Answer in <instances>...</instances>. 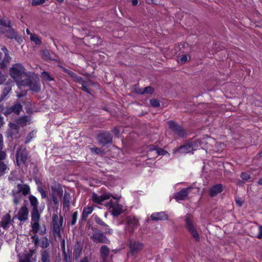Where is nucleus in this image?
Listing matches in <instances>:
<instances>
[{
    "label": "nucleus",
    "mask_w": 262,
    "mask_h": 262,
    "mask_svg": "<svg viewBox=\"0 0 262 262\" xmlns=\"http://www.w3.org/2000/svg\"><path fill=\"white\" fill-rule=\"evenodd\" d=\"M91 229L93 231V234L90 236V239L95 243H103L109 244L110 241L106 236V234H112L113 230L111 228H108V230H105L104 232L101 231L98 228L95 227H92Z\"/></svg>",
    "instance_id": "obj_1"
},
{
    "label": "nucleus",
    "mask_w": 262,
    "mask_h": 262,
    "mask_svg": "<svg viewBox=\"0 0 262 262\" xmlns=\"http://www.w3.org/2000/svg\"><path fill=\"white\" fill-rule=\"evenodd\" d=\"M30 193V188L27 184H17V189H13L11 194L13 196V202L16 205H18L22 199L23 195L26 196Z\"/></svg>",
    "instance_id": "obj_2"
},
{
    "label": "nucleus",
    "mask_w": 262,
    "mask_h": 262,
    "mask_svg": "<svg viewBox=\"0 0 262 262\" xmlns=\"http://www.w3.org/2000/svg\"><path fill=\"white\" fill-rule=\"evenodd\" d=\"M52 222L53 235L54 236L60 238L61 237V230L63 229V217L61 215L59 216L57 214H54L52 216Z\"/></svg>",
    "instance_id": "obj_3"
},
{
    "label": "nucleus",
    "mask_w": 262,
    "mask_h": 262,
    "mask_svg": "<svg viewBox=\"0 0 262 262\" xmlns=\"http://www.w3.org/2000/svg\"><path fill=\"white\" fill-rule=\"evenodd\" d=\"M20 84L29 86L31 90L36 93L40 91L39 78L37 75L30 76L25 80L21 81Z\"/></svg>",
    "instance_id": "obj_4"
},
{
    "label": "nucleus",
    "mask_w": 262,
    "mask_h": 262,
    "mask_svg": "<svg viewBox=\"0 0 262 262\" xmlns=\"http://www.w3.org/2000/svg\"><path fill=\"white\" fill-rule=\"evenodd\" d=\"M25 69L21 63L13 64L9 70L11 77L16 82H19L21 79V76L25 73Z\"/></svg>",
    "instance_id": "obj_5"
},
{
    "label": "nucleus",
    "mask_w": 262,
    "mask_h": 262,
    "mask_svg": "<svg viewBox=\"0 0 262 262\" xmlns=\"http://www.w3.org/2000/svg\"><path fill=\"white\" fill-rule=\"evenodd\" d=\"M186 227L196 241H199L200 235L198 233L193 222V216L190 214L185 216Z\"/></svg>",
    "instance_id": "obj_6"
},
{
    "label": "nucleus",
    "mask_w": 262,
    "mask_h": 262,
    "mask_svg": "<svg viewBox=\"0 0 262 262\" xmlns=\"http://www.w3.org/2000/svg\"><path fill=\"white\" fill-rule=\"evenodd\" d=\"M167 123L169 128L174 134H176L180 138H186L187 133L183 126L180 125L177 122L171 120L168 121Z\"/></svg>",
    "instance_id": "obj_7"
},
{
    "label": "nucleus",
    "mask_w": 262,
    "mask_h": 262,
    "mask_svg": "<svg viewBox=\"0 0 262 262\" xmlns=\"http://www.w3.org/2000/svg\"><path fill=\"white\" fill-rule=\"evenodd\" d=\"M16 160L17 165L20 166L21 164L27 166V161L28 158V151L26 148L22 149L19 146L16 150Z\"/></svg>",
    "instance_id": "obj_8"
},
{
    "label": "nucleus",
    "mask_w": 262,
    "mask_h": 262,
    "mask_svg": "<svg viewBox=\"0 0 262 262\" xmlns=\"http://www.w3.org/2000/svg\"><path fill=\"white\" fill-rule=\"evenodd\" d=\"M3 33L5 34V36L9 39H14L19 44L23 41L21 36H19L17 32L13 28H11V23L8 21V28H5L3 30Z\"/></svg>",
    "instance_id": "obj_9"
},
{
    "label": "nucleus",
    "mask_w": 262,
    "mask_h": 262,
    "mask_svg": "<svg viewBox=\"0 0 262 262\" xmlns=\"http://www.w3.org/2000/svg\"><path fill=\"white\" fill-rule=\"evenodd\" d=\"M9 128L6 132V136L8 138L17 139L20 137L19 126L14 123L10 122L8 124Z\"/></svg>",
    "instance_id": "obj_10"
},
{
    "label": "nucleus",
    "mask_w": 262,
    "mask_h": 262,
    "mask_svg": "<svg viewBox=\"0 0 262 262\" xmlns=\"http://www.w3.org/2000/svg\"><path fill=\"white\" fill-rule=\"evenodd\" d=\"M97 139L98 143L102 146L113 142V135L106 131H101L97 136Z\"/></svg>",
    "instance_id": "obj_11"
},
{
    "label": "nucleus",
    "mask_w": 262,
    "mask_h": 262,
    "mask_svg": "<svg viewBox=\"0 0 262 262\" xmlns=\"http://www.w3.org/2000/svg\"><path fill=\"white\" fill-rule=\"evenodd\" d=\"M193 150L192 144L191 142L187 143L172 150L173 154H186L189 153Z\"/></svg>",
    "instance_id": "obj_12"
},
{
    "label": "nucleus",
    "mask_w": 262,
    "mask_h": 262,
    "mask_svg": "<svg viewBox=\"0 0 262 262\" xmlns=\"http://www.w3.org/2000/svg\"><path fill=\"white\" fill-rule=\"evenodd\" d=\"M23 110V106L19 102H16L12 106L7 107L3 114L8 116L12 113L16 115H19L20 112Z\"/></svg>",
    "instance_id": "obj_13"
},
{
    "label": "nucleus",
    "mask_w": 262,
    "mask_h": 262,
    "mask_svg": "<svg viewBox=\"0 0 262 262\" xmlns=\"http://www.w3.org/2000/svg\"><path fill=\"white\" fill-rule=\"evenodd\" d=\"M143 248V244L138 241H130V252L132 255L139 253Z\"/></svg>",
    "instance_id": "obj_14"
},
{
    "label": "nucleus",
    "mask_w": 262,
    "mask_h": 262,
    "mask_svg": "<svg viewBox=\"0 0 262 262\" xmlns=\"http://www.w3.org/2000/svg\"><path fill=\"white\" fill-rule=\"evenodd\" d=\"M29 209L24 206L21 207L18 211L17 217L21 222H25L28 219Z\"/></svg>",
    "instance_id": "obj_15"
},
{
    "label": "nucleus",
    "mask_w": 262,
    "mask_h": 262,
    "mask_svg": "<svg viewBox=\"0 0 262 262\" xmlns=\"http://www.w3.org/2000/svg\"><path fill=\"white\" fill-rule=\"evenodd\" d=\"M111 196L112 195L110 193H104L99 196L97 193L93 192L92 195V199L94 202L101 204L103 201L109 199Z\"/></svg>",
    "instance_id": "obj_16"
},
{
    "label": "nucleus",
    "mask_w": 262,
    "mask_h": 262,
    "mask_svg": "<svg viewBox=\"0 0 262 262\" xmlns=\"http://www.w3.org/2000/svg\"><path fill=\"white\" fill-rule=\"evenodd\" d=\"M110 207L112 208V214L118 216L123 212V207L117 203L111 202Z\"/></svg>",
    "instance_id": "obj_17"
},
{
    "label": "nucleus",
    "mask_w": 262,
    "mask_h": 262,
    "mask_svg": "<svg viewBox=\"0 0 262 262\" xmlns=\"http://www.w3.org/2000/svg\"><path fill=\"white\" fill-rule=\"evenodd\" d=\"M13 85V82L11 79H8L5 83V87L3 89L1 95L7 98V95L12 91V87Z\"/></svg>",
    "instance_id": "obj_18"
},
{
    "label": "nucleus",
    "mask_w": 262,
    "mask_h": 262,
    "mask_svg": "<svg viewBox=\"0 0 262 262\" xmlns=\"http://www.w3.org/2000/svg\"><path fill=\"white\" fill-rule=\"evenodd\" d=\"M189 188H183L174 194V198L177 200H185L188 196Z\"/></svg>",
    "instance_id": "obj_19"
},
{
    "label": "nucleus",
    "mask_w": 262,
    "mask_h": 262,
    "mask_svg": "<svg viewBox=\"0 0 262 262\" xmlns=\"http://www.w3.org/2000/svg\"><path fill=\"white\" fill-rule=\"evenodd\" d=\"M11 222V215L7 213L2 218L1 226L5 230H8Z\"/></svg>",
    "instance_id": "obj_20"
},
{
    "label": "nucleus",
    "mask_w": 262,
    "mask_h": 262,
    "mask_svg": "<svg viewBox=\"0 0 262 262\" xmlns=\"http://www.w3.org/2000/svg\"><path fill=\"white\" fill-rule=\"evenodd\" d=\"M154 152H155L156 157L159 155L163 156L167 153V151L162 148H156L154 145L150 146L148 152V156H151Z\"/></svg>",
    "instance_id": "obj_21"
},
{
    "label": "nucleus",
    "mask_w": 262,
    "mask_h": 262,
    "mask_svg": "<svg viewBox=\"0 0 262 262\" xmlns=\"http://www.w3.org/2000/svg\"><path fill=\"white\" fill-rule=\"evenodd\" d=\"M150 217L153 221H157L159 220H166L168 216L164 212H156L152 213Z\"/></svg>",
    "instance_id": "obj_22"
},
{
    "label": "nucleus",
    "mask_w": 262,
    "mask_h": 262,
    "mask_svg": "<svg viewBox=\"0 0 262 262\" xmlns=\"http://www.w3.org/2000/svg\"><path fill=\"white\" fill-rule=\"evenodd\" d=\"M71 200V197L70 193H68L67 191H65L62 200L63 210L66 208H67L68 209H69L70 206Z\"/></svg>",
    "instance_id": "obj_23"
},
{
    "label": "nucleus",
    "mask_w": 262,
    "mask_h": 262,
    "mask_svg": "<svg viewBox=\"0 0 262 262\" xmlns=\"http://www.w3.org/2000/svg\"><path fill=\"white\" fill-rule=\"evenodd\" d=\"M223 191V185L221 184H216L211 187L209 191V194L213 197Z\"/></svg>",
    "instance_id": "obj_24"
},
{
    "label": "nucleus",
    "mask_w": 262,
    "mask_h": 262,
    "mask_svg": "<svg viewBox=\"0 0 262 262\" xmlns=\"http://www.w3.org/2000/svg\"><path fill=\"white\" fill-rule=\"evenodd\" d=\"M59 68L62 70V71L68 74H69L73 79L77 82V81H81L82 80V77L77 76L75 73L73 72L72 71L68 70L64 67L60 66Z\"/></svg>",
    "instance_id": "obj_25"
},
{
    "label": "nucleus",
    "mask_w": 262,
    "mask_h": 262,
    "mask_svg": "<svg viewBox=\"0 0 262 262\" xmlns=\"http://www.w3.org/2000/svg\"><path fill=\"white\" fill-rule=\"evenodd\" d=\"M138 220L134 217H128L127 220V224L129 227V232H133L134 229L138 226Z\"/></svg>",
    "instance_id": "obj_26"
},
{
    "label": "nucleus",
    "mask_w": 262,
    "mask_h": 262,
    "mask_svg": "<svg viewBox=\"0 0 262 262\" xmlns=\"http://www.w3.org/2000/svg\"><path fill=\"white\" fill-rule=\"evenodd\" d=\"M94 207L93 206H87L84 207L83 209L81 220L82 221H86L88 216L89 214L92 213Z\"/></svg>",
    "instance_id": "obj_27"
},
{
    "label": "nucleus",
    "mask_w": 262,
    "mask_h": 262,
    "mask_svg": "<svg viewBox=\"0 0 262 262\" xmlns=\"http://www.w3.org/2000/svg\"><path fill=\"white\" fill-rule=\"evenodd\" d=\"M62 253L63 255L64 262H72V254L71 252H66L65 250L64 239L62 241Z\"/></svg>",
    "instance_id": "obj_28"
},
{
    "label": "nucleus",
    "mask_w": 262,
    "mask_h": 262,
    "mask_svg": "<svg viewBox=\"0 0 262 262\" xmlns=\"http://www.w3.org/2000/svg\"><path fill=\"white\" fill-rule=\"evenodd\" d=\"M40 256L41 262H51L50 253L47 250H43L40 251Z\"/></svg>",
    "instance_id": "obj_29"
},
{
    "label": "nucleus",
    "mask_w": 262,
    "mask_h": 262,
    "mask_svg": "<svg viewBox=\"0 0 262 262\" xmlns=\"http://www.w3.org/2000/svg\"><path fill=\"white\" fill-rule=\"evenodd\" d=\"M30 119L29 117L26 116H24L18 118L16 122L17 124L22 126H25L28 123H30Z\"/></svg>",
    "instance_id": "obj_30"
},
{
    "label": "nucleus",
    "mask_w": 262,
    "mask_h": 262,
    "mask_svg": "<svg viewBox=\"0 0 262 262\" xmlns=\"http://www.w3.org/2000/svg\"><path fill=\"white\" fill-rule=\"evenodd\" d=\"M31 216L32 222H39L40 215L39 213L38 209H32Z\"/></svg>",
    "instance_id": "obj_31"
},
{
    "label": "nucleus",
    "mask_w": 262,
    "mask_h": 262,
    "mask_svg": "<svg viewBox=\"0 0 262 262\" xmlns=\"http://www.w3.org/2000/svg\"><path fill=\"white\" fill-rule=\"evenodd\" d=\"M100 252L102 258L105 259L108 256L110 249L106 245H103L100 248Z\"/></svg>",
    "instance_id": "obj_32"
},
{
    "label": "nucleus",
    "mask_w": 262,
    "mask_h": 262,
    "mask_svg": "<svg viewBox=\"0 0 262 262\" xmlns=\"http://www.w3.org/2000/svg\"><path fill=\"white\" fill-rule=\"evenodd\" d=\"M29 200L30 205L32 207V209H38V202L37 198L33 195H30L29 197Z\"/></svg>",
    "instance_id": "obj_33"
},
{
    "label": "nucleus",
    "mask_w": 262,
    "mask_h": 262,
    "mask_svg": "<svg viewBox=\"0 0 262 262\" xmlns=\"http://www.w3.org/2000/svg\"><path fill=\"white\" fill-rule=\"evenodd\" d=\"M39 245L42 248L45 249L48 247L50 246V241L46 236L41 237L39 239Z\"/></svg>",
    "instance_id": "obj_34"
},
{
    "label": "nucleus",
    "mask_w": 262,
    "mask_h": 262,
    "mask_svg": "<svg viewBox=\"0 0 262 262\" xmlns=\"http://www.w3.org/2000/svg\"><path fill=\"white\" fill-rule=\"evenodd\" d=\"M3 147V138L0 134V161L4 160L6 157V154L4 151L2 150Z\"/></svg>",
    "instance_id": "obj_35"
},
{
    "label": "nucleus",
    "mask_w": 262,
    "mask_h": 262,
    "mask_svg": "<svg viewBox=\"0 0 262 262\" xmlns=\"http://www.w3.org/2000/svg\"><path fill=\"white\" fill-rule=\"evenodd\" d=\"M42 57L46 61L55 60L52 57L49 51L48 50H43L42 51Z\"/></svg>",
    "instance_id": "obj_36"
},
{
    "label": "nucleus",
    "mask_w": 262,
    "mask_h": 262,
    "mask_svg": "<svg viewBox=\"0 0 262 262\" xmlns=\"http://www.w3.org/2000/svg\"><path fill=\"white\" fill-rule=\"evenodd\" d=\"M30 40L36 45H40L42 42L41 37L35 34H31Z\"/></svg>",
    "instance_id": "obj_37"
},
{
    "label": "nucleus",
    "mask_w": 262,
    "mask_h": 262,
    "mask_svg": "<svg viewBox=\"0 0 262 262\" xmlns=\"http://www.w3.org/2000/svg\"><path fill=\"white\" fill-rule=\"evenodd\" d=\"M41 78L46 81H54V78L52 77L50 74L46 71H43L41 73Z\"/></svg>",
    "instance_id": "obj_38"
},
{
    "label": "nucleus",
    "mask_w": 262,
    "mask_h": 262,
    "mask_svg": "<svg viewBox=\"0 0 262 262\" xmlns=\"http://www.w3.org/2000/svg\"><path fill=\"white\" fill-rule=\"evenodd\" d=\"M8 169L7 165L3 161H0V177L4 176Z\"/></svg>",
    "instance_id": "obj_39"
},
{
    "label": "nucleus",
    "mask_w": 262,
    "mask_h": 262,
    "mask_svg": "<svg viewBox=\"0 0 262 262\" xmlns=\"http://www.w3.org/2000/svg\"><path fill=\"white\" fill-rule=\"evenodd\" d=\"M31 252H32V251H30ZM32 255V253L30 254H23L20 258H19V262H31V257Z\"/></svg>",
    "instance_id": "obj_40"
},
{
    "label": "nucleus",
    "mask_w": 262,
    "mask_h": 262,
    "mask_svg": "<svg viewBox=\"0 0 262 262\" xmlns=\"http://www.w3.org/2000/svg\"><path fill=\"white\" fill-rule=\"evenodd\" d=\"M40 227V225L39 222H32L31 223V228L32 231L36 234L38 231Z\"/></svg>",
    "instance_id": "obj_41"
},
{
    "label": "nucleus",
    "mask_w": 262,
    "mask_h": 262,
    "mask_svg": "<svg viewBox=\"0 0 262 262\" xmlns=\"http://www.w3.org/2000/svg\"><path fill=\"white\" fill-rule=\"evenodd\" d=\"M94 220H95V222L97 224L105 227V230H108V228H109L108 225H106L100 218H99L97 216H96L94 217Z\"/></svg>",
    "instance_id": "obj_42"
},
{
    "label": "nucleus",
    "mask_w": 262,
    "mask_h": 262,
    "mask_svg": "<svg viewBox=\"0 0 262 262\" xmlns=\"http://www.w3.org/2000/svg\"><path fill=\"white\" fill-rule=\"evenodd\" d=\"M2 51L4 52L5 56L4 57L6 58V60L7 61L10 62L11 58L9 55V52L8 50L7 49V48L5 46H3V47L1 49Z\"/></svg>",
    "instance_id": "obj_43"
},
{
    "label": "nucleus",
    "mask_w": 262,
    "mask_h": 262,
    "mask_svg": "<svg viewBox=\"0 0 262 262\" xmlns=\"http://www.w3.org/2000/svg\"><path fill=\"white\" fill-rule=\"evenodd\" d=\"M77 216H78V212H77V211H75L72 214L71 221L70 222V224L72 226H73V225H74L76 224V221H77Z\"/></svg>",
    "instance_id": "obj_44"
},
{
    "label": "nucleus",
    "mask_w": 262,
    "mask_h": 262,
    "mask_svg": "<svg viewBox=\"0 0 262 262\" xmlns=\"http://www.w3.org/2000/svg\"><path fill=\"white\" fill-rule=\"evenodd\" d=\"M77 82L80 84H83V85L89 87L92 86L94 84V82L91 80H84L82 78L81 81H77Z\"/></svg>",
    "instance_id": "obj_45"
},
{
    "label": "nucleus",
    "mask_w": 262,
    "mask_h": 262,
    "mask_svg": "<svg viewBox=\"0 0 262 262\" xmlns=\"http://www.w3.org/2000/svg\"><path fill=\"white\" fill-rule=\"evenodd\" d=\"M177 60L179 63L183 64L186 63L188 60L187 55H183L181 56H179Z\"/></svg>",
    "instance_id": "obj_46"
},
{
    "label": "nucleus",
    "mask_w": 262,
    "mask_h": 262,
    "mask_svg": "<svg viewBox=\"0 0 262 262\" xmlns=\"http://www.w3.org/2000/svg\"><path fill=\"white\" fill-rule=\"evenodd\" d=\"M149 102H150V105L153 107H158L160 106V103L159 101L156 99H150Z\"/></svg>",
    "instance_id": "obj_47"
},
{
    "label": "nucleus",
    "mask_w": 262,
    "mask_h": 262,
    "mask_svg": "<svg viewBox=\"0 0 262 262\" xmlns=\"http://www.w3.org/2000/svg\"><path fill=\"white\" fill-rule=\"evenodd\" d=\"M154 92V90L150 86H147V87L144 88V90H143V95L145 94H151Z\"/></svg>",
    "instance_id": "obj_48"
},
{
    "label": "nucleus",
    "mask_w": 262,
    "mask_h": 262,
    "mask_svg": "<svg viewBox=\"0 0 262 262\" xmlns=\"http://www.w3.org/2000/svg\"><path fill=\"white\" fill-rule=\"evenodd\" d=\"M34 137V131H32L30 132L26 137V141L25 142V144L28 143L32 139H33Z\"/></svg>",
    "instance_id": "obj_49"
},
{
    "label": "nucleus",
    "mask_w": 262,
    "mask_h": 262,
    "mask_svg": "<svg viewBox=\"0 0 262 262\" xmlns=\"http://www.w3.org/2000/svg\"><path fill=\"white\" fill-rule=\"evenodd\" d=\"M144 89L140 88L137 85H135L134 90V92L137 94L143 95Z\"/></svg>",
    "instance_id": "obj_50"
},
{
    "label": "nucleus",
    "mask_w": 262,
    "mask_h": 262,
    "mask_svg": "<svg viewBox=\"0 0 262 262\" xmlns=\"http://www.w3.org/2000/svg\"><path fill=\"white\" fill-rule=\"evenodd\" d=\"M241 177L244 181H247L250 178V175L245 172H242L241 175Z\"/></svg>",
    "instance_id": "obj_51"
},
{
    "label": "nucleus",
    "mask_w": 262,
    "mask_h": 262,
    "mask_svg": "<svg viewBox=\"0 0 262 262\" xmlns=\"http://www.w3.org/2000/svg\"><path fill=\"white\" fill-rule=\"evenodd\" d=\"M45 2V0H32V6H38L42 4Z\"/></svg>",
    "instance_id": "obj_52"
},
{
    "label": "nucleus",
    "mask_w": 262,
    "mask_h": 262,
    "mask_svg": "<svg viewBox=\"0 0 262 262\" xmlns=\"http://www.w3.org/2000/svg\"><path fill=\"white\" fill-rule=\"evenodd\" d=\"M81 84V89L82 91H85L89 94H91V89L89 86H85V85H83V84Z\"/></svg>",
    "instance_id": "obj_53"
},
{
    "label": "nucleus",
    "mask_w": 262,
    "mask_h": 262,
    "mask_svg": "<svg viewBox=\"0 0 262 262\" xmlns=\"http://www.w3.org/2000/svg\"><path fill=\"white\" fill-rule=\"evenodd\" d=\"M37 189L38 191L40 192L42 198H46L47 197L46 191H45L42 187H38Z\"/></svg>",
    "instance_id": "obj_54"
},
{
    "label": "nucleus",
    "mask_w": 262,
    "mask_h": 262,
    "mask_svg": "<svg viewBox=\"0 0 262 262\" xmlns=\"http://www.w3.org/2000/svg\"><path fill=\"white\" fill-rule=\"evenodd\" d=\"M6 76L2 74L1 72H0V85L3 84L5 82H6L7 80Z\"/></svg>",
    "instance_id": "obj_55"
},
{
    "label": "nucleus",
    "mask_w": 262,
    "mask_h": 262,
    "mask_svg": "<svg viewBox=\"0 0 262 262\" xmlns=\"http://www.w3.org/2000/svg\"><path fill=\"white\" fill-rule=\"evenodd\" d=\"M31 238L33 239L34 244L35 246V247H37L38 246V242L39 241V239L38 237L36 235V234H35L34 235L32 236Z\"/></svg>",
    "instance_id": "obj_56"
},
{
    "label": "nucleus",
    "mask_w": 262,
    "mask_h": 262,
    "mask_svg": "<svg viewBox=\"0 0 262 262\" xmlns=\"http://www.w3.org/2000/svg\"><path fill=\"white\" fill-rule=\"evenodd\" d=\"M75 253V258L77 259L80 254L81 251V248H76L74 250Z\"/></svg>",
    "instance_id": "obj_57"
},
{
    "label": "nucleus",
    "mask_w": 262,
    "mask_h": 262,
    "mask_svg": "<svg viewBox=\"0 0 262 262\" xmlns=\"http://www.w3.org/2000/svg\"><path fill=\"white\" fill-rule=\"evenodd\" d=\"M90 149L92 152L95 153L96 154H99L101 153V150L98 147L91 148Z\"/></svg>",
    "instance_id": "obj_58"
},
{
    "label": "nucleus",
    "mask_w": 262,
    "mask_h": 262,
    "mask_svg": "<svg viewBox=\"0 0 262 262\" xmlns=\"http://www.w3.org/2000/svg\"><path fill=\"white\" fill-rule=\"evenodd\" d=\"M256 237L258 239L262 238V226L259 225L258 227V233L256 235Z\"/></svg>",
    "instance_id": "obj_59"
},
{
    "label": "nucleus",
    "mask_w": 262,
    "mask_h": 262,
    "mask_svg": "<svg viewBox=\"0 0 262 262\" xmlns=\"http://www.w3.org/2000/svg\"><path fill=\"white\" fill-rule=\"evenodd\" d=\"M9 21V20L6 21L5 20L0 18V25H2L5 27V28H8V24Z\"/></svg>",
    "instance_id": "obj_60"
},
{
    "label": "nucleus",
    "mask_w": 262,
    "mask_h": 262,
    "mask_svg": "<svg viewBox=\"0 0 262 262\" xmlns=\"http://www.w3.org/2000/svg\"><path fill=\"white\" fill-rule=\"evenodd\" d=\"M235 201H236V204L239 206H242L243 205V201H242V200L240 198H236L235 199Z\"/></svg>",
    "instance_id": "obj_61"
},
{
    "label": "nucleus",
    "mask_w": 262,
    "mask_h": 262,
    "mask_svg": "<svg viewBox=\"0 0 262 262\" xmlns=\"http://www.w3.org/2000/svg\"><path fill=\"white\" fill-rule=\"evenodd\" d=\"M52 201L55 205H57L58 204L59 201H58V199L55 195H52Z\"/></svg>",
    "instance_id": "obj_62"
},
{
    "label": "nucleus",
    "mask_w": 262,
    "mask_h": 262,
    "mask_svg": "<svg viewBox=\"0 0 262 262\" xmlns=\"http://www.w3.org/2000/svg\"><path fill=\"white\" fill-rule=\"evenodd\" d=\"M113 132L117 136H118L119 135V130L117 129V127H115L113 129Z\"/></svg>",
    "instance_id": "obj_63"
},
{
    "label": "nucleus",
    "mask_w": 262,
    "mask_h": 262,
    "mask_svg": "<svg viewBox=\"0 0 262 262\" xmlns=\"http://www.w3.org/2000/svg\"><path fill=\"white\" fill-rule=\"evenodd\" d=\"M56 192H57V193L59 197L61 198L62 196V194H63L62 190L60 189H59L57 190Z\"/></svg>",
    "instance_id": "obj_64"
}]
</instances>
